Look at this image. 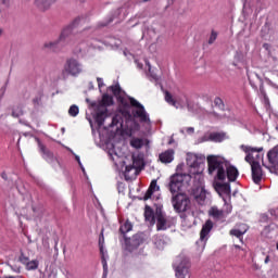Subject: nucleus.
Returning a JSON list of instances; mask_svg holds the SVG:
<instances>
[{
  "label": "nucleus",
  "mask_w": 278,
  "mask_h": 278,
  "mask_svg": "<svg viewBox=\"0 0 278 278\" xmlns=\"http://www.w3.org/2000/svg\"><path fill=\"white\" fill-rule=\"evenodd\" d=\"M109 90L113 92L114 97H116L118 103H121L122 108L119 113L112 117L111 127H123V122H128V136L135 134L140 129V124H138L134 118H131V111H129V98L125 97V91L121 88V85H113L109 87Z\"/></svg>",
  "instance_id": "1"
},
{
  "label": "nucleus",
  "mask_w": 278,
  "mask_h": 278,
  "mask_svg": "<svg viewBox=\"0 0 278 278\" xmlns=\"http://www.w3.org/2000/svg\"><path fill=\"white\" fill-rule=\"evenodd\" d=\"M208 174L215 175L219 181H225L228 177V181H236L238 179V168L236 166L229 165L225 157L208 155Z\"/></svg>",
  "instance_id": "2"
},
{
  "label": "nucleus",
  "mask_w": 278,
  "mask_h": 278,
  "mask_svg": "<svg viewBox=\"0 0 278 278\" xmlns=\"http://www.w3.org/2000/svg\"><path fill=\"white\" fill-rule=\"evenodd\" d=\"M240 149L247 153L245 162L250 164L251 170H252V179L254 184H260L262 181L263 172H262V165L257 161L254 160L253 153H257L260 151H264V148H252L249 146H240Z\"/></svg>",
  "instance_id": "3"
},
{
  "label": "nucleus",
  "mask_w": 278,
  "mask_h": 278,
  "mask_svg": "<svg viewBox=\"0 0 278 278\" xmlns=\"http://www.w3.org/2000/svg\"><path fill=\"white\" fill-rule=\"evenodd\" d=\"M114 98L112 96L105 93L102 96V100L98 102L96 110V123L99 127H102L103 123L108 118V106L113 105Z\"/></svg>",
  "instance_id": "4"
},
{
  "label": "nucleus",
  "mask_w": 278,
  "mask_h": 278,
  "mask_svg": "<svg viewBox=\"0 0 278 278\" xmlns=\"http://www.w3.org/2000/svg\"><path fill=\"white\" fill-rule=\"evenodd\" d=\"M192 176L190 174H175L169 178L168 190L175 195L179 194L184 186L190 184Z\"/></svg>",
  "instance_id": "5"
},
{
  "label": "nucleus",
  "mask_w": 278,
  "mask_h": 278,
  "mask_svg": "<svg viewBox=\"0 0 278 278\" xmlns=\"http://www.w3.org/2000/svg\"><path fill=\"white\" fill-rule=\"evenodd\" d=\"M128 99L130 101V105L134 108V110H132L134 118H138L139 123H142V125L151 126V118L149 117V113H147L144 105H142L135 98L130 97Z\"/></svg>",
  "instance_id": "6"
},
{
  "label": "nucleus",
  "mask_w": 278,
  "mask_h": 278,
  "mask_svg": "<svg viewBox=\"0 0 278 278\" xmlns=\"http://www.w3.org/2000/svg\"><path fill=\"white\" fill-rule=\"evenodd\" d=\"M173 268L175 270L176 278H186V275L190 273V260L186 255L180 254L176 256Z\"/></svg>",
  "instance_id": "7"
},
{
  "label": "nucleus",
  "mask_w": 278,
  "mask_h": 278,
  "mask_svg": "<svg viewBox=\"0 0 278 278\" xmlns=\"http://www.w3.org/2000/svg\"><path fill=\"white\" fill-rule=\"evenodd\" d=\"M84 73V65L74 58H70L65 61L63 66V75H71V77H79Z\"/></svg>",
  "instance_id": "8"
},
{
  "label": "nucleus",
  "mask_w": 278,
  "mask_h": 278,
  "mask_svg": "<svg viewBox=\"0 0 278 278\" xmlns=\"http://www.w3.org/2000/svg\"><path fill=\"white\" fill-rule=\"evenodd\" d=\"M172 205L178 214L188 212L190 207V198L186 193H176L172 195Z\"/></svg>",
  "instance_id": "9"
},
{
  "label": "nucleus",
  "mask_w": 278,
  "mask_h": 278,
  "mask_svg": "<svg viewBox=\"0 0 278 278\" xmlns=\"http://www.w3.org/2000/svg\"><path fill=\"white\" fill-rule=\"evenodd\" d=\"M156 219V231H166V229H170L173 225H175V219L173 217L166 216L162 211L155 212Z\"/></svg>",
  "instance_id": "10"
},
{
  "label": "nucleus",
  "mask_w": 278,
  "mask_h": 278,
  "mask_svg": "<svg viewBox=\"0 0 278 278\" xmlns=\"http://www.w3.org/2000/svg\"><path fill=\"white\" fill-rule=\"evenodd\" d=\"M79 23H81V17L75 18L70 25L65 26L62 29L58 40L62 43L63 47H66V45H68V39L71 38V36H73V29H75V27Z\"/></svg>",
  "instance_id": "11"
},
{
  "label": "nucleus",
  "mask_w": 278,
  "mask_h": 278,
  "mask_svg": "<svg viewBox=\"0 0 278 278\" xmlns=\"http://www.w3.org/2000/svg\"><path fill=\"white\" fill-rule=\"evenodd\" d=\"M214 227V223L212 220H206V223L202 226L201 232H200V239L197 241V244L203 249H205V244L207 243V240L210 238V231H212Z\"/></svg>",
  "instance_id": "12"
},
{
  "label": "nucleus",
  "mask_w": 278,
  "mask_h": 278,
  "mask_svg": "<svg viewBox=\"0 0 278 278\" xmlns=\"http://www.w3.org/2000/svg\"><path fill=\"white\" fill-rule=\"evenodd\" d=\"M227 140V134L225 132H205L200 142H223Z\"/></svg>",
  "instance_id": "13"
},
{
  "label": "nucleus",
  "mask_w": 278,
  "mask_h": 278,
  "mask_svg": "<svg viewBox=\"0 0 278 278\" xmlns=\"http://www.w3.org/2000/svg\"><path fill=\"white\" fill-rule=\"evenodd\" d=\"M41 49L42 51H48L49 53H60L62 52V49H64V47L62 46L59 39H55L46 41L42 45Z\"/></svg>",
  "instance_id": "14"
},
{
  "label": "nucleus",
  "mask_w": 278,
  "mask_h": 278,
  "mask_svg": "<svg viewBox=\"0 0 278 278\" xmlns=\"http://www.w3.org/2000/svg\"><path fill=\"white\" fill-rule=\"evenodd\" d=\"M35 140L39 147V153L42 154L43 160H46V162L49 164H53V162H55V156H53V153L42 144L39 138H35Z\"/></svg>",
  "instance_id": "15"
},
{
  "label": "nucleus",
  "mask_w": 278,
  "mask_h": 278,
  "mask_svg": "<svg viewBox=\"0 0 278 278\" xmlns=\"http://www.w3.org/2000/svg\"><path fill=\"white\" fill-rule=\"evenodd\" d=\"M138 167H136V160H134L132 165H126L125 172H124V177L126 181H131V179H136L138 177Z\"/></svg>",
  "instance_id": "16"
},
{
  "label": "nucleus",
  "mask_w": 278,
  "mask_h": 278,
  "mask_svg": "<svg viewBox=\"0 0 278 278\" xmlns=\"http://www.w3.org/2000/svg\"><path fill=\"white\" fill-rule=\"evenodd\" d=\"M205 160L204 156H199L194 153H188L187 154V166H190V168H197L201 163H203Z\"/></svg>",
  "instance_id": "17"
},
{
  "label": "nucleus",
  "mask_w": 278,
  "mask_h": 278,
  "mask_svg": "<svg viewBox=\"0 0 278 278\" xmlns=\"http://www.w3.org/2000/svg\"><path fill=\"white\" fill-rule=\"evenodd\" d=\"M142 243V240H140V237L138 235L132 236L131 238L125 237V244H126V250L129 251L132 249H138L140 244Z\"/></svg>",
  "instance_id": "18"
},
{
  "label": "nucleus",
  "mask_w": 278,
  "mask_h": 278,
  "mask_svg": "<svg viewBox=\"0 0 278 278\" xmlns=\"http://www.w3.org/2000/svg\"><path fill=\"white\" fill-rule=\"evenodd\" d=\"M165 101L166 103H168L169 105H173L174 108H176V110H184V103L181 102V100L176 101L173 98V94H170V92L165 91Z\"/></svg>",
  "instance_id": "19"
},
{
  "label": "nucleus",
  "mask_w": 278,
  "mask_h": 278,
  "mask_svg": "<svg viewBox=\"0 0 278 278\" xmlns=\"http://www.w3.org/2000/svg\"><path fill=\"white\" fill-rule=\"evenodd\" d=\"M175 160V150H166L165 152L160 154V161L163 164H170Z\"/></svg>",
  "instance_id": "20"
},
{
  "label": "nucleus",
  "mask_w": 278,
  "mask_h": 278,
  "mask_svg": "<svg viewBox=\"0 0 278 278\" xmlns=\"http://www.w3.org/2000/svg\"><path fill=\"white\" fill-rule=\"evenodd\" d=\"M53 3V0H35V5L40 10V12H47V10H49Z\"/></svg>",
  "instance_id": "21"
},
{
  "label": "nucleus",
  "mask_w": 278,
  "mask_h": 278,
  "mask_svg": "<svg viewBox=\"0 0 278 278\" xmlns=\"http://www.w3.org/2000/svg\"><path fill=\"white\" fill-rule=\"evenodd\" d=\"M215 190L219 195L223 194H230L231 192V186L227 182L223 184V182H216L215 184Z\"/></svg>",
  "instance_id": "22"
},
{
  "label": "nucleus",
  "mask_w": 278,
  "mask_h": 278,
  "mask_svg": "<svg viewBox=\"0 0 278 278\" xmlns=\"http://www.w3.org/2000/svg\"><path fill=\"white\" fill-rule=\"evenodd\" d=\"M159 191H160V186H157V181L152 180V182L150 184L149 189L147 190V192L143 197L144 201H149V199H152L153 193L159 192Z\"/></svg>",
  "instance_id": "23"
},
{
  "label": "nucleus",
  "mask_w": 278,
  "mask_h": 278,
  "mask_svg": "<svg viewBox=\"0 0 278 278\" xmlns=\"http://www.w3.org/2000/svg\"><path fill=\"white\" fill-rule=\"evenodd\" d=\"M267 157L271 166H278V147H274L268 151Z\"/></svg>",
  "instance_id": "24"
},
{
  "label": "nucleus",
  "mask_w": 278,
  "mask_h": 278,
  "mask_svg": "<svg viewBox=\"0 0 278 278\" xmlns=\"http://www.w3.org/2000/svg\"><path fill=\"white\" fill-rule=\"evenodd\" d=\"M25 114V106L23 104H16L12 108L11 116L13 118H21Z\"/></svg>",
  "instance_id": "25"
},
{
  "label": "nucleus",
  "mask_w": 278,
  "mask_h": 278,
  "mask_svg": "<svg viewBox=\"0 0 278 278\" xmlns=\"http://www.w3.org/2000/svg\"><path fill=\"white\" fill-rule=\"evenodd\" d=\"M198 192L200 193L195 194V201H198L200 205H203V203H205V199H207V191H205V188L201 186L200 188H198Z\"/></svg>",
  "instance_id": "26"
},
{
  "label": "nucleus",
  "mask_w": 278,
  "mask_h": 278,
  "mask_svg": "<svg viewBox=\"0 0 278 278\" xmlns=\"http://www.w3.org/2000/svg\"><path fill=\"white\" fill-rule=\"evenodd\" d=\"M144 218L148 223H151V225H155V214H153V210L149 206H146Z\"/></svg>",
  "instance_id": "27"
},
{
  "label": "nucleus",
  "mask_w": 278,
  "mask_h": 278,
  "mask_svg": "<svg viewBox=\"0 0 278 278\" xmlns=\"http://www.w3.org/2000/svg\"><path fill=\"white\" fill-rule=\"evenodd\" d=\"M130 147H132V149H142L144 147V139L132 137L130 139Z\"/></svg>",
  "instance_id": "28"
},
{
  "label": "nucleus",
  "mask_w": 278,
  "mask_h": 278,
  "mask_svg": "<svg viewBox=\"0 0 278 278\" xmlns=\"http://www.w3.org/2000/svg\"><path fill=\"white\" fill-rule=\"evenodd\" d=\"M248 79L253 88H255V80L262 81V77L255 72L248 71L247 72Z\"/></svg>",
  "instance_id": "29"
},
{
  "label": "nucleus",
  "mask_w": 278,
  "mask_h": 278,
  "mask_svg": "<svg viewBox=\"0 0 278 278\" xmlns=\"http://www.w3.org/2000/svg\"><path fill=\"white\" fill-rule=\"evenodd\" d=\"M134 229V225H131V222L127 220L119 227V232L124 236L125 233H129Z\"/></svg>",
  "instance_id": "30"
},
{
  "label": "nucleus",
  "mask_w": 278,
  "mask_h": 278,
  "mask_svg": "<svg viewBox=\"0 0 278 278\" xmlns=\"http://www.w3.org/2000/svg\"><path fill=\"white\" fill-rule=\"evenodd\" d=\"M208 214L213 218H223V211L218 210V207L216 206L211 207V210L208 211Z\"/></svg>",
  "instance_id": "31"
},
{
  "label": "nucleus",
  "mask_w": 278,
  "mask_h": 278,
  "mask_svg": "<svg viewBox=\"0 0 278 278\" xmlns=\"http://www.w3.org/2000/svg\"><path fill=\"white\" fill-rule=\"evenodd\" d=\"M243 233H247V228H243V230H240V229L230 230V236H236V238H239V240H242Z\"/></svg>",
  "instance_id": "32"
},
{
  "label": "nucleus",
  "mask_w": 278,
  "mask_h": 278,
  "mask_svg": "<svg viewBox=\"0 0 278 278\" xmlns=\"http://www.w3.org/2000/svg\"><path fill=\"white\" fill-rule=\"evenodd\" d=\"M38 265L39 263L37 260L28 261V263L25 265L26 270H36L38 269Z\"/></svg>",
  "instance_id": "33"
},
{
  "label": "nucleus",
  "mask_w": 278,
  "mask_h": 278,
  "mask_svg": "<svg viewBox=\"0 0 278 278\" xmlns=\"http://www.w3.org/2000/svg\"><path fill=\"white\" fill-rule=\"evenodd\" d=\"M68 114L70 116H77L79 114V106L73 104L72 106H70V110H68Z\"/></svg>",
  "instance_id": "34"
},
{
  "label": "nucleus",
  "mask_w": 278,
  "mask_h": 278,
  "mask_svg": "<svg viewBox=\"0 0 278 278\" xmlns=\"http://www.w3.org/2000/svg\"><path fill=\"white\" fill-rule=\"evenodd\" d=\"M18 262H21V264H24V266H26L29 263V256H25V253L21 252Z\"/></svg>",
  "instance_id": "35"
},
{
  "label": "nucleus",
  "mask_w": 278,
  "mask_h": 278,
  "mask_svg": "<svg viewBox=\"0 0 278 278\" xmlns=\"http://www.w3.org/2000/svg\"><path fill=\"white\" fill-rule=\"evenodd\" d=\"M217 38H218V33L212 30L211 36L208 38V45H214V42H216Z\"/></svg>",
  "instance_id": "36"
},
{
  "label": "nucleus",
  "mask_w": 278,
  "mask_h": 278,
  "mask_svg": "<svg viewBox=\"0 0 278 278\" xmlns=\"http://www.w3.org/2000/svg\"><path fill=\"white\" fill-rule=\"evenodd\" d=\"M112 21H114V17H110L108 22H100L98 24V27H108V25H110V23H112Z\"/></svg>",
  "instance_id": "37"
},
{
  "label": "nucleus",
  "mask_w": 278,
  "mask_h": 278,
  "mask_svg": "<svg viewBox=\"0 0 278 278\" xmlns=\"http://www.w3.org/2000/svg\"><path fill=\"white\" fill-rule=\"evenodd\" d=\"M260 153H262V151L253 152L252 155H253L254 159H252V160H255L256 162H260V160H262V157H263V155L260 154Z\"/></svg>",
  "instance_id": "38"
},
{
  "label": "nucleus",
  "mask_w": 278,
  "mask_h": 278,
  "mask_svg": "<svg viewBox=\"0 0 278 278\" xmlns=\"http://www.w3.org/2000/svg\"><path fill=\"white\" fill-rule=\"evenodd\" d=\"M185 103H186L188 111L192 112V102L188 98H185Z\"/></svg>",
  "instance_id": "39"
},
{
  "label": "nucleus",
  "mask_w": 278,
  "mask_h": 278,
  "mask_svg": "<svg viewBox=\"0 0 278 278\" xmlns=\"http://www.w3.org/2000/svg\"><path fill=\"white\" fill-rule=\"evenodd\" d=\"M99 247H100L101 253H103V232H101V236H100Z\"/></svg>",
  "instance_id": "40"
},
{
  "label": "nucleus",
  "mask_w": 278,
  "mask_h": 278,
  "mask_svg": "<svg viewBox=\"0 0 278 278\" xmlns=\"http://www.w3.org/2000/svg\"><path fill=\"white\" fill-rule=\"evenodd\" d=\"M148 66H149L150 76L152 77V79H153L154 81H157V79H159L157 76H156L155 74L151 73V65L148 64Z\"/></svg>",
  "instance_id": "41"
},
{
  "label": "nucleus",
  "mask_w": 278,
  "mask_h": 278,
  "mask_svg": "<svg viewBox=\"0 0 278 278\" xmlns=\"http://www.w3.org/2000/svg\"><path fill=\"white\" fill-rule=\"evenodd\" d=\"M185 131L189 135H192V134H194V127H187V128H185Z\"/></svg>",
  "instance_id": "42"
},
{
  "label": "nucleus",
  "mask_w": 278,
  "mask_h": 278,
  "mask_svg": "<svg viewBox=\"0 0 278 278\" xmlns=\"http://www.w3.org/2000/svg\"><path fill=\"white\" fill-rule=\"evenodd\" d=\"M117 190L121 192V190H122V192H123V190H125V184H123V182H118L117 184Z\"/></svg>",
  "instance_id": "43"
},
{
  "label": "nucleus",
  "mask_w": 278,
  "mask_h": 278,
  "mask_svg": "<svg viewBox=\"0 0 278 278\" xmlns=\"http://www.w3.org/2000/svg\"><path fill=\"white\" fill-rule=\"evenodd\" d=\"M214 103L215 105H223V100L220 98H215Z\"/></svg>",
  "instance_id": "44"
},
{
  "label": "nucleus",
  "mask_w": 278,
  "mask_h": 278,
  "mask_svg": "<svg viewBox=\"0 0 278 278\" xmlns=\"http://www.w3.org/2000/svg\"><path fill=\"white\" fill-rule=\"evenodd\" d=\"M99 88H103V78H97Z\"/></svg>",
  "instance_id": "45"
},
{
  "label": "nucleus",
  "mask_w": 278,
  "mask_h": 278,
  "mask_svg": "<svg viewBox=\"0 0 278 278\" xmlns=\"http://www.w3.org/2000/svg\"><path fill=\"white\" fill-rule=\"evenodd\" d=\"M34 105H40V98H35L33 100Z\"/></svg>",
  "instance_id": "46"
},
{
  "label": "nucleus",
  "mask_w": 278,
  "mask_h": 278,
  "mask_svg": "<svg viewBox=\"0 0 278 278\" xmlns=\"http://www.w3.org/2000/svg\"><path fill=\"white\" fill-rule=\"evenodd\" d=\"M122 10H125V8L117 9V10L115 11V16H118V14H121V11H122Z\"/></svg>",
  "instance_id": "47"
},
{
  "label": "nucleus",
  "mask_w": 278,
  "mask_h": 278,
  "mask_svg": "<svg viewBox=\"0 0 278 278\" xmlns=\"http://www.w3.org/2000/svg\"><path fill=\"white\" fill-rule=\"evenodd\" d=\"M1 177H2V179H5V180H8V174H5V173H2V174H1Z\"/></svg>",
  "instance_id": "48"
},
{
  "label": "nucleus",
  "mask_w": 278,
  "mask_h": 278,
  "mask_svg": "<svg viewBox=\"0 0 278 278\" xmlns=\"http://www.w3.org/2000/svg\"><path fill=\"white\" fill-rule=\"evenodd\" d=\"M78 51L79 53H86V48H80Z\"/></svg>",
  "instance_id": "49"
},
{
  "label": "nucleus",
  "mask_w": 278,
  "mask_h": 278,
  "mask_svg": "<svg viewBox=\"0 0 278 278\" xmlns=\"http://www.w3.org/2000/svg\"><path fill=\"white\" fill-rule=\"evenodd\" d=\"M268 262H270V256L265 257V264H268Z\"/></svg>",
  "instance_id": "50"
},
{
  "label": "nucleus",
  "mask_w": 278,
  "mask_h": 278,
  "mask_svg": "<svg viewBox=\"0 0 278 278\" xmlns=\"http://www.w3.org/2000/svg\"><path fill=\"white\" fill-rule=\"evenodd\" d=\"M136 64H137L138 68H142V64H141V63H139L138 61H136Z\"/></svg>",
  "instance_id": "51"
},
{
  "label": "nucleus",
  "mask_w": 278,
  "mask_h": 278,
  "mask_svg": "<svg viewBox=\"0 0 278 278\" xmlns=\"http://www.w3.org/2000/svg\"><path fill=\"white\" fill-rule=\"evenodd\" d=\"M76 160H77L78 164L81 166V161L79 160V156H76Z\"/></svg>",
  "instance_id": "52"
},
{
  "label": "nucleus",
  "mask_w": 278,
  "mask_h": 278,
  "mask_svg": "<svg viewBox=\"0 0 278 278\" xmlns=\"http://www.w3.org/2000/svg\"><path fill=\"white\" fill-rule=\"evenodd\" d=\"M54 249H55V251H58V241H55Z\"/></svg>",
  "instance_id": "53"
},
{
  "label": "nucleus",
  "mask_w": 278,
  "mask_h": 278,
  "mask_svg": "<svg viewBox=\"0 0 278 278\" xmlns=\"http://www.w3.org/2000/svg\"><path fill=\"white\" fill-rule=\"evenodd\" d=\"M236 247V249H240V247L239 245H235Z\"/></svg>",
  "instance_id": "54"
},
{
  "label": "nucleus",
  "mask_w": 278,
  "mask_h": 278,
  "mask_svg": "<svg viewBox=\"0 0 278 278\" xmlns=\"http://www.w3.org/2000/svg\"><path fill=\"white\" fill-rule=\"evenodd\" d=\"M169 144H173V140L169 141Z\"/></svg>",
  "instance_id": "55"
},
{
  "label": "nucleus",
  "mask_w": 278,
  "mask_h": 278,
  "mask_svg": "<svg viewBox=\"0 0 278 278\" xmlns=\"http://www.w3.org/2000/svg\"><path fill=\"white\" fill-rule=\"evenodd\" d=\"M2 31L0 30V36H1Z\"/></svg>",
  "instance_id": "56"
},
{
  "label": "nucleus",
  "mask_w": 278,
  "mask_h": 278,
  "mask_svg": "<svg viewBox=\"0 0 278 278\" xmlns=\"http://www.w3.org/2000/svg\"><path fill=\"white\" fill-rule=\"evenodd\" d=\"M103 266H104V268H105V263H104V265H103Z\"/></svg>",
  "instance_id": "57"
}]
</instances>
